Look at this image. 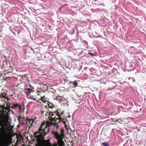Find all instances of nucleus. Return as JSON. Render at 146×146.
<instances>
[{"mask_svg": "<svg viewBox=\"0 0 146 146\" xmlns=\"http://www.w3.org/2000/svg\"><path fill=\"white\" fill-rule=\"evenodd\" d=\"M3 97L4 98H5V96H3Z\"/></svg>", "mask_w": 146, "mask_h": 146, "instance_id": "4468645a", "label": "nucleus"}, {"mask_svg": "<svg viewBox=\"0 0 146 146\" xmlns=\"http://www.w3.org/2000/svg\"><path fill=\"white\" fill-rule=\"evenodd\" d=\"M51 121L52 122L51 123L48 122L46 125L45 122H43L40 128L38 131L36 132L34 134L35 137L37 138L38 139H43L44 136L47 133L45 131H46V129L48 128V126L52 125H53L55 126L56 125L55 119L52 118ZM49 129H47V133L49 131Z\"/></svg>", "mask_w": 146, "mask_h": 146, "instance_id": "f03ea898", "label": "nucleus"}, {"mask_svg": "<svg viewBox=\"0 0 146 146\" xmlns=\"http://www.w3.org/2000/svg\"><path fill=\"white\" fill-rule=\"evenodd\" d=\"M29 99L33 101H36L37 100L36 96H31L29 98Z\"/></svg>", "mask_w": 146, "mask_h": 146, "instance_id": "39448f33", "label": "nucleus"}, {"mask_svg": "<svg viewBox=\"0 0 146 146\" xmlns=\"http://www.w3.org/2000/svg\"><path fill=\"white\" fill-rule=\"evenodd\" d=\"M102 144L104 146H109L108 144L107 143H103Z\"/></svg>", "mask_w": 146, "mask_h": 146, "instance_id": "9d476101", "label": "nucleus"}, {"mask_svg": "<svg viewBox=\"0 0 146 146\" xmlns=\"http://www.w3.org/2000/svg\"><path fill=\"white\" fill-rule=\"evenodd\" d=\"M89 54H90V55H91V56H94V54H93V53H89Z\"/></svg>", "mask_w": 146, "mask_h": 146, "instance_id": "9b49d317", "label": "nucleus"}, {"mask_svg": "<svg viewBox=\"0 0 146 146\" xmlns=\"http://www.w3.org/2000/svg\"><path fill=\"white\" fill-rule=\"evenodd\" d=\"M73 82H70V84H73Z\"/></svg>", "mask_w": 146, "mask_h": 146, "instance_id": "f8f14e48", "label": "nucleus"}, {"mask_svg": "<svg viewBox=\"0 0 146 146\" xmlns=\"http://www.w3.org/2000/svg\"><path fill=\"white\" fill-rule=\"evenodd\" d=\"M7 117H3L0 121V146H7L9 134L13 126L11 125V122H9Z\"/></svg>", "mask_w": 146, "mask_h": 146, "instance_id": "f257e3e1", "label": "nucleus"}, {"mask_svg": "<svg viewBox=\"0 0 146 146\" xmlns=\"http://www.w3.org/2000/svg\"><path fill=\"white\" fill-rule=\"evenodd\" d=\"M44 96L43 97H41V100L44 103H45L47 102L46 100H44Z\"/></svg>", "mask_w": 146, "mask_h": 146, "instance_id": "6e6552de", "label": "nucleus"}, {"mask_svg": "<svg viewBox=\"0 0 146 146\" xmlns=\"http://www.w3.org/2000/svg\"><path fill=\"white\" fill-rule=\"evenodd\" d=\"M56 119H59V121L58 122H60V121H61L62 122V123H63L65 124H66V122L64 121H63V119H62L61 117H59L58 118V119H57V118H56Z\"/></svg>", "mask_w": 146, "mask_h": 146, "instance_id": "423d86ee", "label": "nucleus"}, {"mask_svg": "<svg viewBox=\"0 0 146 146\" xmlns=\"http://www.w3.org/2000/svg\"><path fill=\"white\" fill-rule=\"evenodd\" d=\"M26 90H27V92L26 93V94L28 95H29L32 91L31 89L29 88H27Z\"/></svg>", "mask_w": 146, "mask_h": 146, "instance_id": "0eeeda50", "label": "nucleus"}, {"mask_svg": "<svg viewBox=\"0 0 146 146\" xmlns=\"http://www.w3.org/2000/svg\"><path fill=\"white\" fill-rule=\"evenodd\" d=\"M61 133L60 135L57 132L53 131V134L55 138L58 139L57 143L52 145L50 139L47 140L43 144V146H64L65 143L62 140L64 136L63 130H61Z\"/></svg>", "mask_w": 146, "mask_h": 146, "instance_id": "7ed1b4c3", "label": "nucleus"}, {"mask_svg": "<svg viewBox=\"0 0 146 146\" xmlns=\"http://www.w3.org/2000/svg\"><path fill=\"white\" fill-rule=\"evenodd\" d=\"M36 118L35 117L33 119L30 120V122L32 123H31V126H33V123H36V121H35V120L36 119Z\"/></svg>", "mask_w": 146, "mask_h": 146, "instance_id": "20e7f679", "label": "nucleus"}, {"mask_svg": "<svg viewBox=\"0 0 146 146\" xmlns=\"http://www.w3.org/2000/svg\"><path fill=\"white\" fill-rule=\"evenodd\" d=\"M56 127H57V128H58V126L57 125Z\"/></svg>", "mask_w": 146, "mask_h": 146, "instance_id": "ddd939ff", "label": "nucleus"}, {"mask_svg": "<svg viewBox=\"0 0 146 146\" xmlns=\"http://www.w3.org/2000/svg\"><path fill=\"white\" fill-rule=\"evenodd\" d=\"M73 85L75 86H78V83L76 81H74L73 82Z\"/></svg>", "mask_w": 146, "mask_h": 146, "instance_id": "1a4fd4ad", "label": "nucleus"}]
</instances>
